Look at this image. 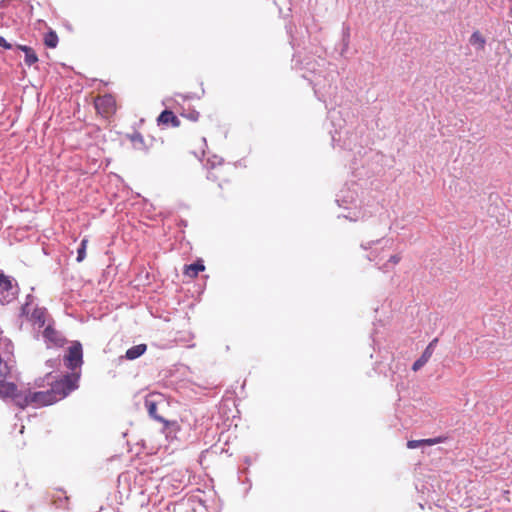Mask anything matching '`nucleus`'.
<instances>
[{
	"label": "nucleus",
	"mask_w": 512,
	"mask_h": 512,
	"mask_svg": "<svg viewBox=\"0 0 512 512\" xmlns=\"http://www.w3.org/2000/svg\"><path fill=\"white\" fill-rule=\"evenodd\" d=\"M79 375L76 373L67 374L61 379L50 383V388L42 391H32L25 388V395L21 409L27 407L41 408L52 405L65 398L71 391L77 388Z\"/></svg>",
	"instance_id": "1"
},
{
	"label": "nucleus",
	"mask_w": 512,
	"mask_h": 512,
	"mask_svg": "<svg viewBox=\"0 0 512 512\" xmlns=\"http://www.w3.org/2000/svg\"><path fill=\"white\" fill-rule=\"evenodd\" d=\"M24 395L25 389H19L15 383L6 381L5 379L0 380L1 399H11L13 404L21 409Z\"/></svg>",
	"instance_id": "2"
},
{
	"label": "nucleus",
	"mask_w": 512,
	"mask_h": 512,
	"mask_svg": "<svg viewBox=\"0 0 512 512\" xmlns=\"http://www.w3.org/2000/svg\"><path fill=\"white\" fill-rule=\"evenodd\" d=\"M94 106L97 113L105 118H109L117 110L116 100L114 96L110 94L96 97L94 100Z\"/></svg>",
	"instance_id": "3"
},
{
	"label": "nucleus",
	"mask_w": 512,
	"mask_h": 512,
	"mask_svg": "<svg viewBox=\"0 0 512 512\" xmlns=\"http://www.w3.org/2000/svg\"><path fill=\"white\" fill-rule=\"evenodd\" d=\"M66 366L75 369L82 364V347L80 343H75L69 347L65 356Z\"/></svg>",
	"instance_id": "4"
},
{
	"label": "nucleus",
	"mask_w": 512,
	"mask_h": 512,
	"mask_svg": "<svg viewBox=\"0 0 512 512\" xmlns=\"http://www.w3.org/2000/svg\"><path fill=\"white\" fill-rule=\"evenodd\" d=\"M24 312L27 314L28 320L37 328L44 327L49 317L47 309L44 307H36L31 313L25 310Z\"/></svg>",
	"instance_id": "5"
},
{
	"label": "nucleus",
	"mask_w": 512,
	"mask_h": 512,
	"mask_svg": "<svg viewBox=\"0 0 512 512\" xmlns=\"http://www.w3.org/2000/svg\"><path fill=\"white\" fill-rule=\"evenodd\" d=\"M159 398H160V395H158V394H149L145 398V407L148 411V414L152 418H154L155 420H157L159 422L164 423L165 426H168L169 422L157 414V405L159 402L158 401Z\"/></svg>",
	"instance_id": "6"
},
{
	"label": "nucleus",
	"mask_w": 512,
	"mask_h": 512,
	"mask_svg": "<svg viewBox=\"0 0 512 512\" xmlns=\"http://www.w3.org/2000/svg\"><path fill=\"white\" fill-rule=\"evenodd\" d=\"M438 342V338H434L428 346L425 348L424 352L422 353L421 357L414 362L412 365L413 371H418L420 368H422L432 357L434 352V347L436 346Z\"/></svg>",
	"instance_id": "7"
},
{
	"label": "nucleus",
	"mask_w": 512,
	"mask_h": 512,
	"mask_svg": "<svg viewBox=\"0 0 512 512\" xmlns=\"http://www.w3.org/2000/svg\"><path fill=\"white\" fill-rule=\"evenodd\" d=\"M157 124L176 128L180 126V120L171 110H164L158 116Z\"/></svg>",
	"instance_id": "8"
},
{
	"label": "nucleus",
	"mask_w": 512,
	"mask_h": 512,
	"mask_svg": "<svg viewBox=\"0 0 512 512\" xmlns=\"http://www.w3.org/2000/svg\"><path fill=\"white\" fill-rule=\"evenodd\" d=\"M446 437L439 436L436 438H429V439H420V440H409L407 442V447L409 449H415L422 445L432 446L435 444L443 443L446 441Z\"/></svg>",
	"instance_id": "9"
},
{
	"label": "nucleus",
	"mask_w": 512,
	"mask_h": 512,
	"mask_svg": "<svg viewBox=\"0 0 512 512\" xmlns=\"http://www.w3.org/2000/svg\"><path fill=\"white\" fill-rule=\"evenodd\" d=\"M226 176V168L221 164L218 167H213L207 173V178L212 181L226 182Z\"/></svg>",
	"instance_id": "10"
},
{
	"label": "nucleus",
	"mask_w": 512,
	"mask_h": 512,
	"mask_svg": "<svg viewBox=\"0 0 512 512\" xmlns=\"http://www.w3.org/2000/svg\"><path fill=\"white\" fill-rule=\"evenodd\" d=\"M205 270V265L203 264L202 260H197L195 263L185 265L183 269L184 275L188 276L189 278H196L199 272H202Z\"/></svg>",
	"instance_id": "11"
},
{
	"label": "nucleus",
	"mask_w": 512,
	"mask_h": 512,
	"mask_svg": "<svg viewBox=\"0 0 512 512\" xmlns=\"http://www.w3.org/2000/svg\"><path fill=\"white\" fill-rule=\"evenodd\" d=\"M17 48L24 52L26 65L31 66L38 62V56L33 48L26 45H17Z\"/></svg>",
	"instance_id": "12"
},
{
	"label": "nucleus",
	"mask_w": 512,
	"mask_h": 512,
	"mask_svg": "<svg viewBox=\"0 0 512 512\" xmlns=\"http://www.w3.org/2000/svg\"><path fill=\"white\" fill-rule=\"evenodd\" d=\"M146 350V344L135 345L126 351V358L129 360H134L143 355L146 352Z\"/></svg>",
	"instance_id": "13"
},
{
	"label": "nucleus",
	"mask_w": 512,
	"mask_h": 512,
	"mask_svg": "<svg viewBox=\"0 0 512 512\" xmlns=\"http://www.w3.org/2000/svg\"><path fill=\"white\" fill-rule=\"evenodd\" d=\"M469 42L472 46H475L479 50H483L486 44V40L479 31H475L470 36Z\"/></svg>",
	"instance_id": "14"
},
{
	"label": "nucleus",
	"mask_w": 512,
	"mask_h": 512,
	"mask_svg": "<svg viewBox=\"0 0 512 512\" xmlns=\"http://www.w3.org/2000/svg\"><path fill=\"white\" fill-rule=\"evenodd\" d=\"M43 41H44V44H45L46 47L54 49L58 45V41H59L58 35L56 34L55 31L49 30L44 35Z\"/></svg>",
	"instance_id": "15"
},
{
	"label": "nucleus",
	"mask_w": 512,
	"mask_h": 512,
	"mask_svg": "<svg viewBox=\"0 0 512 512\" xmlns=\"http://www.w3.org/2000/svg\"><path fill=\"white\" fill-rule=\"evenodd\" d=\"M43 336L46 340L57 344L60 341L58 332L52 327V325L48 324L44 331Z\"/></svg>",
	"instance_id": "16"
},
{
	"label": "nucleus",
	"mask_w": 512,
	"mask_h": 512,
	"mask_svg": "<svg viewBox=\"0 0 512 512\" xmlns=\"http://www.w3.org/2000/svg\"><path fill=\"white\" fill-rule=\"evenodd\" d=\"M135 148L144 147V138L139 132H134L128 136Z\"/></svg>",
	"instance_id": "17"
},
{
	"label": "nucleus",
	"mask_w": 512,
	"mask_h": 512,
	"mask_svg": "<svg viewBox=\"0 0 512 512\" xmlns=\"http://www.w3.org/2000/svg\"><path fill=\"white\" fill-rule=\"evenodd\" d=\"M12 289V283L11 280L4 275L3 273H0V290L9 292Z\"/></svg>",
	"instance_id": "18"
},
{
	"label": "nucleus",
	"mask_w": 512,
	"mask_h": 512,
	"mask_svg": "<svg viewBox=\"0 0 512 512\" xmlns=\"http://www.w3.org/2000/svg\"><path fill=\"white\" fill-rule=\"evenodd\" d=\"M88 245V239L84 238L81 241L80 247L77 251V262H82L86 257V248Z\"/></svg>",
	"instance_id": "19"
},
{
	"label": "nucleus",
	"mask_w": 512,
	"mask_h": 512,
	"mask_svg": "<svg viewBox=\"0 0 512 512\" xmlns=\"http://www.w3.org/2000/svg\"><path fill=\"white\" fill-rule=\"evenodd\" d=\"M182 115L188 117L192 121H197L199 118V113L197 111H192L188 115H184V114H182Z\"/></svg>",
	"instance_id": "20"
},
{
	"label": "nucleus",
	"mask_w": 512,
	"mask_h": 512,
	"mask_svg": "<svg viewBox=\"0 0 512 512\" xmlns=\"http://www.w3.org/2000/svg\"><path fill=\"white\" fill-rule=\"evenodd\" d=\"M0 46L5 49H10L12 46L10 43L6 41V39L0 35Z\"/></svg>",
	"instance_id": "21"
},
{
	"label": "nucleus",
	"mask_w": 512,
	"mask_h": 512,
	"mask_svg": "<svg viewBox=\"0 0 512 512\" xmlns=\"http://www.w3.org/2000/svg\"><path fill=\"white\" fill-rule=\"evenodd\" d=\"M401 260V257L399 255H392L390 258H389V262L393 263V264H398Z\"/></svg>",
	"instance_id": "22"
}]
</instances>
